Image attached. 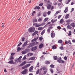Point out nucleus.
Here are the masks:
<instances>
[{"instance_id":"f257e3e1","label":"nucleus","mask_w":75,"mask_h":75,"mask_svg":"<svg viewBox=\"0 0 75 75\" xmlns=\"http://www.w3.org/2000/svg\"><path fill=\"white\" fill-rule=\"evenodd\" d=\"M42 70L43 71L44 70V75H45V74L47 72V69L45 67H43L41 68L40 69V70L41 71H42Z\"/></svg>"},{"instance_id":"f03ea898","label":"nucleus","mask_w":75,"mask_h":75,"mask_svg":"<svg viewBox=\"0 0 75 75\" xmlns=\"http://www.w3.org/2000/svg\"><path fill=\"white\" fill-rule=\"evenodd\" d=\"M57 61L58 62L61 63V64L65 63V61L62 60V58H61V57L58 58L57 60Z\"/></svg>"},{"instance_id":"7ed1b4c3","label":"nucleus","mask_w":75,"mask_h":75,"mask_svg":"<svg viewBox=\"0 0 75 75\" xmlns=\"http://www.w3.org/2000/svg\"><path fill=\"white\" fill-rule=\"evenodd\" d=\"M29 33H33L35 31V28L30 27L28 30Z\"/></svg>"},{"instance_id":"20e7f679","label":"nucleus","mask_w":75,"mask_h":75,"mask_svg":"<svg viewBox=\"0 0 75 75\" xmlns=\"http://www.w3.org/2000/svg\"><path fill=\"white\" fill-rule=\"evenodd\" d=\"M31 65V64H28L26 65L25 66L22 67L23 69H25V68H27L28 67H30Z\"/></svg>"},{"instance_id":"39448f33","label":"nucleus","mask_w":75,"mask_h":75,"mask_svg":"<svg viewBox=\"0 0 75 75\" xmlns=\"http://www.w3.org/2000/svg\"><path fill=\"white\" fill-rule=\"evenodd\" d=\"M27 69H25L21 73L22 74L25 75L27 74Z\"/></svg>"},{"instance_id":"423d86ee","label":"nucleus","mask_w":75,"mask_h":75,"mask_svg":"<svg viewBox=\"0 0 75 75\" xmlns=\"http://www.w3.org/2000/svg\"><path fill=\"white\" fill-rule=\"evenodd\" d=\"M51 36L52 38H54L55 36V33H54L52 32L51 33Z\"/></svg>"},{"instance_id":"0eeeda50","label":"nucleus","mask_w":75,"mask_h":75,"mask_svg":"<svg viewBox=\"0 0 75 75\" xmlns=\"http://www.w3.org/2000/svg\"><path fill=\"white\" fill-rule=\"evenodd\" d=\"M37 50V46L31 48V51H35Z\"/></svg>"},{"instance_id":"6e6552de","label":"nucleus","mask_w":75,"mask_h":75,"mask_svg":"<svg viewBox=\"0 0 75 75\" xmlns=\"http://www.w3.org/2000/svg\"><path fill=\"white\" fill-rule=\"evenodd\" d=\"M25 64H26V62L25 61H24L21 64L19 65V67H22V66L24 65Z\"/></svg>"},{"instance_id":"1a4fd4ad","label":"nucleus","mask_w":75,"mask_h":75,"mask_svg":"<svg viewBox=\"0 0 75 75\" xmlns=\"http://www.w3.org/2000/svg\"><path fill=\"white\" fill-rule=\"evenodd\" d=\"M38 33V31L37 30H35V31L33 33L32 35L33 36H34L35 35L37 34Z\"/></svg>"},{"instance_id":"9d476101","label":"nucleus","mask_w":75,"mask_h":75,"mask_svg":"<svg viewBox=\"0 0 75 75\" xmlns=\"http://www.w3.org/2000/svg\"><path fill=\"white\" fill-rule=\"evenodd\" d=\"M38 39V37H36V38H34L32 40H31L32 42H34V41H35L37 40Z\"/></svg>"},{"instance_id":"9b49d317","label":"nucleus","mask_w":75,"mask_h":75,"mask_svg":"<svg viewBox=\"0 0 75 75\" xmlns=\"http://www.w3.org/2000/svg\"><path fill=\"white\" fill-rule=\"evenodd\" d=\"M33 47V43H30L29 46L27 47L28 48H31V47Z\"/></svg>"},{"instance_id":"f8f14e48","label":"nucleus","mask_w":75,"mask_h":75,"mask_svg":"<svg viewBox=\"0 0 75 75\" xmlns=\"http://www.w3.org/2000/svg\"><path fill=\"white\" fill-rule=\"evenodd\" d=\"M34 68V67L33 66H32L29 69V72H32L33 70V69Z\"/></svg>"},{"instance_id":"ddd939ff","label":"nucleus","mask_w":75,"mask_h":75,"mask_svg":"<svg viewBox=\"0 0 75 75\" xmlns=\"http://www.w3.org/2000/svg\"><path fill=\"white\" fill-rule=\"evenodd\" d=\"M27 43H28V42H27V41L25 42L23 44V45L22 46V47H25V46L27 45Z\"/></svg>"},{"instance_id":"4468645a","label":"nucleus","mask_w":75,"mask_h":75,"mask_svg":"<svg viewBox=\"0 0 75 75\" xmlns=\"http://www.w3.org/2000/svg\"><path fill=\"white\" fill-rule=\"evenodd\" d=\"M17 61L18 62H21V60L19 59H15V62H16Z\"/></svg>"},{"instance_id":"2eb2a0df","label":"nucleus","mask_w":75,"mask_h":75,"mask_svg":"<svg viewBox=\"0 0 75 75\" xmlns=\"http://www.w3.org/2000/svg\"><path fill=\"white\" fill-rule=\"evenodd\" d=\"M66 21V23H70V22H72L73 21V20L72 19H68V20H67Z\"/></svg>"},{"instance_id":"dca6fc26","label":"nucleus","mask_w":75,"mask_h":75,"mask_svg":"<svg viewBox=\"0 0 75 75\" xmlns=\"http://www.w3.org/2000/svg\"><path fill=\"white\" fill-rule=\"evenodd\" d=\"M43 44L42 43H41L39 45V48L40 49L42 48V47H43Z\"/></svg>"},{"instance_id":"f3484780","label":"nucleus","mask_w":75,"mask_h":75,"mask_svg":"<svg viewBox=\"0 0 75 75\" xmlns=\"http://www.w3.org/2000/svg\"><path fill=\"white\" fill-rule=\"evenodd\" d=\"M51 7V6L50 5V4H47V9H50Z\"/></svg>"},{"instance_id":"a211bd4d","label":"nucleus","mask_w":75,"mask_h":75,"mask_svg":"<svg viewBox=\"0 0 75 75\" xmlns=\"http://www.w3.org/2000/svg\"><path fill=\"white\" fill-rule=\"evenodd\" d=\"M31 50H30V49H26L25 50V51H26V52H29Z\"/></svg>"},{"instance_id":"6ab92c4d","label":"nucleus","mask_w":75,"mask_h":75,"mask_svg":"<svg viewBox=\"0 0 75 75\" xmlns=\"http://www.w3.org/2000/svg\"><path fill=\"white\" fill-rule=\"evenodd\" d=\"M58 57H57V56H53V59H54V60H57L58 59Z\"/></svg>"},{"instance_id":"aec40b11","label":"nucleus","mask_w":75,"mask_h":75,"mask_svg":"<svg viewBox=\"0 0 75 75\" xmlns=\"http://www.w3.org/2000/svg\"><path fill=\"white\" fill-rule=\"evenodd\" d=\"M68 7H66V8L65 9L64 11V13H66L68 11Z\"/></svg>"},{"instance_id":"412c9836","label":"nucleus","mask_w":75,"mask_h":75,"mask_svg":"<svg viewBox=\"0 0 75 75\" xmlns=\"http://www.w3.org/2000/svg\"><path fill=\"white\" fill-rule=\"evenodd\" d=\"M57 21V19H56L54 21V20L52 19L51 20V22H52V24H54V23H55V21Z\"/></svg>"},{"instance_id":"4be33fe9","label":"nucleus","mask_w":75,"mask_h":75,"mask_svg":"<svg viewBox=\"0 0 75 75\" xmlns=\"http://www.w3.org/2000/svg\"><path fill=\"white\" fill-rule=\"evenodd\" d=\"M52 48L53 49V50H55L57 48V47H56V46L55 45H54L52 47Z\"/></svg>"},{"instance_id":"5701e85b","label":"nucleus","mask_w":75,"mask_h":75,"mask_svg":"<svg viewBox=\"0 0 75 75\" xmlns=\"http://www.w3.org/2000/svg\"><path fill=\"white\" fill-rule=\"evenodd\" d=\"M71 25L73 27H75V23H72L71 24Z\"/></svg>"},{"instance_id":"b1692460","label":"nucleus","mask_w":75,"mask_h":75,"mask_svg":"<svg viewBox=\"0 0 75 75\" xmlns=\"http://www.w3.org/2000/svg\"><path fill=\"white\" fill-rule=\"evenodd\" d=\"M8 64H12L13 63V60H11V61L8 62Z\"/></svg>"},{"instance_id":"393cba45","label":"nucleus","mask_w":75,"mask_h":75,"mask_svg":"<svg viewBox=\"0 0 75 75\" xmlns=\"http://www.w3.org/2000/svg\"><path fill=\"white\" fill-rule=\"evenodd\" d=\"M69 16V14H67L65 16V18H66V19H67V18H69V17H68V16Z\"/></svg>"},{"instance_id":"a878e982","label":"nucleus","mask_w":75,"mask_h":75,"mask_svg":"<svg viewBox=\"0 0 75 75\" xmlns=\"http://www.w3.org/2000/svg\"><path fill=\"white\" fill-rule=\"evenodd\" d=\"M43 17H46L47 16V13L46 12H44L43 13Z\"/></svg>"},{"instance_id":"bb28decb","label":"nucleus","mask_w":75,"mask_h":75,"mask_svg":"<svg viewBox=\"0 0 75 75\" xmlns=\"http://www.w3.org/2000/svg\"><path fill=\"white\" fill-rule=\"evenodd\" d=\"M63 22H64V19L63 18H62L60 21V23L62 24L63 23Z\"/></svg>"},{"instance_id":"cd10ccee","label":"nucleus","mask_w":75,"mask_h":75,"mask_svg":"<svg viewBox=\"0 0 75 75\" xmlns=\"http://www.w3.org/2000/svg\"><path fill=\"white\" fill-rule=\"evenodd\" d=\"M41 25H42V24L38 25L37 24H36L35 25V27H40V26H41Z\"/></svg>"},{"instance_id":"c85d7f7f","label":"nucleus","mask_w":75,"mask_h":75,"mask_svg":"<svg viewBox=\"0 0 75 75\" xmlns=\"http://www.w3.org/2000/svg\"><path fill=\"white\" fill-rule=\"evenodd\" d=\"M62 42V40H59L58 41V43H59V44H61Z\"/></svg>"},{"instance_id":"c756f323","label":"nucleus","mask_w":75,"mask_h":75,"mask_svg":"<svg viewBox=\"0 0 75 75\" xmlns=\"http://www.w3.org/2000/svg\"><path fill=\"white\" fill-rule=\"evenodd\" d=\"M36 22H37V20L36 19H34L33 20V23H36Z\"/></svg>"},{"instance_id":"7c9ffc66","label":"nucleus","mask_w":75,"mask_h":75,"mask_svg":"<svg viewBox=\"0 0 75 75\" xmlns=\"http://www.w3.org/2000/svg\"><path fill=\"white\" fill-rule=\"evenodd\" d=\"M21 53L22 54H26V53H27V52H26V51H25V50H24L22 51Z\"/></svg>"},{"instance_id":"2f4dec72","label":"nucleus","mask_w":75,"mask_h":75,"mask_svg":"<svg viewBox=\"0 0 75 75\" xmlns=\"http://www.w3.org/2000/svg\"><path fill=\"white\" fill-rule=\"evenodd\" d=\"M67 27L69 29H70L71 30V28H72V27L69 25H68Z\"/></svg>"},{"instance_id":"473e14b6","label":"nucleus","mask_w":75,"mask_h":75,"mask_svg":"<svg viewBox=\"0 0 75 75\" xmlns=\"http://www.w3.org/2000/svg\"><path fill=\"white\" fill-rule=\"evenodd\" d=\"M45 64H50V62L49 61H47L45 62Z\"/></svg>"},{"instance_id":"72a5a7b5","label":"nucleus","mask_w":75,"mask_h":75,"mask_svg":"<svg viewBox=\"0 0 75 75\" xmlns=\"http://www.w3.org/2000/svg\"><path fill=\"white\" fill-rule=\"evenodd\" d=\"M44 39V38H42V36H41L39 38V40L40 41H42Z\"/></svg>"},{"instance_id":"f704fd0d","label":"nucleus","mask_w":75,"mask_h":75,"mask_svg":"<svg viewBox=\"0 0 75 75\" xmlns=\"http://www.w3.org/2000/svg\"><path fill=\"white\" fill-rule=\"evenodd\" d=\"M35 59V57H31L30 59L31 60H34V59Z\"/></svg>"},{"instance_id":"c9c22d12","label":"nucleus","mask_w":75,"mask_h":75,"mask_svg":"<svg viewBox=\"0 0 75 75\" xmlns=\"http://www.w3.org/2000/svg\"><path fill=\"white\" fill-rule=\"evenodd\" d=\"M50 67L51 68H54V65L53 64H51L50 65Z\"/></svg>"},{"instance_id":"e433bc0d","label":"nucleus","mask_w":75,"mask_h":75,"mask_svg":"<svg viewBox=\"0 0 75 75\" xmlns=\"http://www.w3.org/2000/svg\"><path fill=\"white\" fill-rule=\"evenodd\" d=\"M10 60H12L13 59H14V57L13 56H11L10 57Z\"/></svg>"},{"instance_id":"4c0bfd02","label":"nucleus","mask_w":75,"mask_h":75,"mask_svg":"<svg viewBox=\"0 0 75 75\" xmlns=\"http://www.w3.org/2000/svg\"><path fill=\"white\" fill-rule=\"evenodd\" d=\"M39 72H40V69H38L36 72V74L37 75V74H39Z\"/></svg>"},{"instance_id":"58836bf2","label":"nucleus","mask_w":75,"mask_h":75,"mask_svg":"<svg viewBox=\"0 0 75 75\" xmlns=\"http://www.w3.org/2000/svg\"><path fill=\"white\" fill-rule=\"evenodd\" d=\"M59 49H60V50H64V47H63V46L60 47H59Z\"/></svg>"},{"instance_id":"ea45409f","label":"nucleus","mask_w":75,"mask_h":75,"mask_svg":"<svg viewBox=\"0 0 75 75\" xmlns=\"http://www.w3.org/2000/svg\"><path fill=\"white\" fill-rule=\"evenodd\" d=\"M71 31H70L69 32V33L68 34V35H69V36H70V35H71Z\"/></svg>"},{"instance_id":"a19ab883","label":"nucleus","mask_w":75,"mask_h":75,"mask_svg":"<svg viewBox=\"0 0 75 75\" xmlns=\"http://www.w3.org/2000/svg\"><path fill=\"white\" fill-rule=\"evenodd\" d=\"M68 44H69L70 45H72V43L71 42V40H69L68 41Z\"/></svg>"},{"instance_id":"79ce46f5","label":"nucleus","mask_w":75,"mask_h":75,"mask_svg":"<svg viewBox=\"0 0 75 75\" xmlns=\"http://www.w3.org/2000/svg\"><path fill=\"white\" fill-rule=\"evenodd\" d=\"M42 18H39L38 19V21H39V22L41 21H42Z\"/></svg>"},{"instance_id":"37998d69","label":"nucleus","mask_w":75,"mask_h":75,"mask_svg":"<svg viewBox=\"0 0 75 75\" xmlns=\"http://www.w3.org/2000/svg\"><path fill=\"white\" fill-rule=\"evenodd\" d=\"M45 33V31L44 30H43L42 31L41 33V35H43L44 34V33Z\"/></svg>"},{"instance_id":"c03bdc74","label":"nucleus","mask_w":75,"mask_h":75,"mask_svg":"<svg viewBox=\"0 0 75 75\" xmlns=\"http://www.w3.org/2000/svg\"><path fill=\"white\" fill-rule=\"evenodd\" d=\"M21 50V49L20 48V47H18L17 48V50L18 51H20Z\"/></svg>"},{"instance_id":"a18cd8bd","label":"nucleus","mask_w":75,"mask_h":75,"mask_svg":"<svg viewBox=\"0 0 75 75\" xmlns=\"http://www.w3.org/2000/svg\"><path fill=\"white\" fill-rule=\"evenodd\" d=\"M57 29H58V30H61V26H58L57 27Z\"/></svg>"},{"instance_id":"49530a36","label":"nucleus","mask_w":75,"mask_h":75,"mask_svg":"<svg viewBox=\"0 0 75 75\" xmlns=\"http://www.w3.org/2000/svg\"><path fill=\"white\" fill-rule=\"evenodd\" d=\"M39 64H40V63L39 62H38V63L37 64L36 67H39Z\"/></svg>"},{"instance_id":"de8ad7c7","label":"nucleus","mask_w":75,"mask_h":75,"mask_svg":"<svg viewBox=\"0 0 75 75\" xmlns=\"http://www.w3.org/2000/svg\"><path fill=\"white\" fill-rule=\"evenodd\" d=\"M62 4L63 5V4L59 3L57 5L58 6H62Z\"/></svg>"},{"instance_id":"09e8293b","label":"nucleus","mask_w":75,"mask_h":75,"mask_svg":"<svg viewBox=\"0 0 75 75\" xmlns=\"http://www.w3.org/2000/svg\"><path fill=\"white\" fill-rule=\"evenodd\" d=\"M22 44V43L21 42H20L18 45V47H20V46Z\"/></svg>"},{"instance_id":"8fccbe9b","label":"nucleus","mask_w":75,"mask_h":75,"mask_svg":"<svg viewBox=\"0 0 75 75\" xmlns=\"http://www.w3.org/2000/svg\"><path fill=\"white\" fill-rule=\"evenodd\" d=\"M42 27H39L38 28V30H42Z\"/></svg>"},{"instance_id":"3c124183","label":"nucleus","mask_w":75,"mask_h":75,"mask_svg":"<svg viewBox=\"0 0 75 75\" xmlns=\"http://www.w3.org/2000/svg\"><path fill=\"white\" fill-rule=\"evenodd\" d=\"M25 40V38L24 37H23L22 39V41H24V40Z\"/></svg>"},{"instance_id":"603ef678","label":"nucleus","mask_w":75,"mask_h":75,"mask_svg":"<svg viewBox=\"0 0 75 75\" xmlns=\"http://www.w3.org/2000/svg\"><path fill=\"white\" fill-rule=\"evenodd\" d=\"M41 13H39L38 14V17H39V16H41Z\"/></svg>"},{"instance_id":"864d4df0","label":"nucleus","mask_w":75,"mask_h":75,"mask_svg":"<svg viewBox=\"0 0 75 75\" xmlns=\"http://www.w3.org/2000/svg\"><path fill=\"white\" fill-rule=\"evenodd\" d=\"M50 71L51 72V73H53L54 72V70H53V69H50Z\"/></svg>"},{"instance_id":"5fc2aeb1","label":"nucleus","mask_w":75,"mask_h":75,"mask_svg":"<svg viewBox=\"0 0 75 75\" xmlns=\"http://www.w3.org/2000/svg\"><path fill=\"white\" fill-rule=\"evenodd\" d=\"M51 24V22H48V23H47V24L46 25H45V27H46V26H47V25H48V24Z\"/></svg>"},{"instance_id":"6e6d98bb","label":"nucleus","mask_w":75,"mask_h":75,"mask_svg":"<svg viewBox=\"0 0 75 75\" xmlns=\"http://www.w3.org/2000/svg\"><path fill=\"white\" fill-rule=\"evenodd\" d=\"M67 56H65L64 57V59L65 60H67Z\"/></svg>"},{"instance_id":"4d7b16f0","label":"nucleus","mask_w":75,"mask_h":75,"mask_svg":"<svg viewBox=\"0 0 75 75\" xmlns=\"http://www.w3.org/2000/svg\"><path fill=\"white\" fill-rule=\"evenodd\" d=\"M62 30H64L65 31V32H67V30H66V29H65V28H62Z\"/></svg>"},{"instance_id":"13d9d810","label":"nucleus","mask_w":75,"mask_h":75,"mask_svg":"<svg viewBox=\"0 0 75 75\" xmlns=\"http://www.w3.org/2000/svg\"><path fill=\"white\" fill-rule=\"evenodd\" d=\"M43 5V3L40 4H39V6H42Z\"/></svg>"},{"instance_id":"bf43d9fd","label":"nucleus","mask_w":75,"mask_h":75,"mask_svg":"<svg viewBox=\"0 0 75 75\" xmlns=\"http://www.w3.org/2000/svg\"><path fill=\"white\" fill-rule=\"evenodd\" d=\"M15 54H16L15 53H11V56H13V55H14Z\"/></svg>"},{"instance_id":"052dcab7","label":"nucleus","mask_w":75,"mask_h":75,"mask_svg":"<svg viewBox=\"0 0 75 75\" xmlns=\"http://www.w3.org/2000/svg\"><path fill=\"white\" fill-rule=\"evenodd\" d=\"M47 32H48V33H50V29H47Z\"/></svg>"},{"instance_id":"680f3d73","label":"nucleus","mask_w":75,"mask_h":75,"mask_svg":"<svg viewBox=\"0 0 75 75\" xmlns=\"http://www.w3.org/2000/svg\"><path fill=\"white\" fill-rule=\"evenodd\" d=\"M50 13H51V11H49L47 12V14H48V15H50Z\"/></svg>"},{"instance_id":"e2e57ef3","label":"nucleus","mask_w":75,"mask_h":75,"mask_svg":"<svg viewBox=\"0 0 75 75\" xmlns=\"http://www.w3.org/2000/svg\"><path fill=\"white\" fill-rule=\"evenodd\" d=\"M27 59V58L25 57H24L23 58V60H25Z\"/></svg>"},{"instance_id":"0e129e2a","label":"nucleus","mask_w":75,"mask_h":75,"mask_svg":"<svg viewBox=\"0 0 75 75\" xmlns=\"http://www.w3.org/2000/svg\"><path fill=\"white\" fill-rule=\"evenodd\" d=\"M61 46L62 47H63V46H64V43H62H62H61Z\"/></svg>"},{"instance_id":"69168bd1","label":"nucleus","mask_w":75,"mask_h":75,"mask_svg":"<svg viewBox=\"0 0 75 75\" xmlns=\"http://www.w3.org/2000/svg\"><path fill=\"white\" fill-rule=\"evenodd\" d=\"M48 18H46L45 19V21H47V20H48Z\"/></svg>"},{"instance_id":"338daca9","label":"nucleus","mask_w":75,"mask_h":75,"mask_svg":"<svg viewBox=\"0 0 75 75\" xmlns=\"http://www.w3.org/2000/svg\"><path fill=\"white\" fill-rule=\"evenodd\" d=\"M52 28H53L51 27H49L48 29H49L50 30H51V29H52Z\"/></svg>"},{"instance_id":"774afa93","label":"nucleus","mask_w":75,"mask_h":75,"mask_svg":"<svg viewBox=\"0 0 75 75\" xmlns=\"http://www.w3.org/2000/svg\"><path fill=\"white\" fill-rule=\"evenodd\" d=\"M72 42H75V40L73 39L72 40Z\"/></svg>"}]
</instances>
